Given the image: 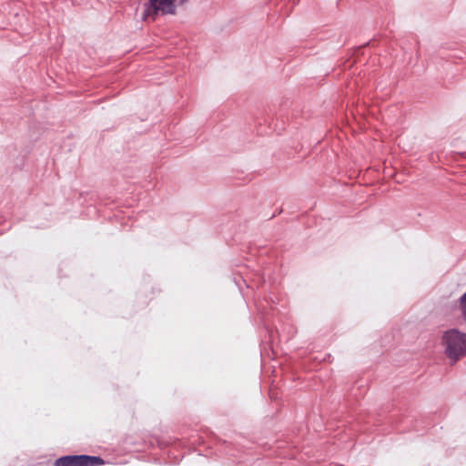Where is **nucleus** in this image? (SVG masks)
<instances>
[{
  "instance_id": "7ed1b4c3",
  "label": "nucleus",
  "mask_w": 466,
  "mask_h": 466,
  "mask_svg": "<svg viewBox=\"0 0 466 466\" xmlns=\"http://www.w3.org/2000/svg\"><path fill=\"white\" fill-rule=\"evenodd\" d=\"M459 307L461 312V315L466 321V292L459 299Z\"/></svg>"
},
{
  "instance_id": "f03ea898",
  "label": "nucleus",
  "mask_w": 466,
  "mask_h": 466,
  "mask_svg": "<svg viewBox=\"0 0 466 466\" xmlns=\"http://www.w3.org/2000/svg\"><path fill=\"white\" fill-rule=\"evenodd\" d=\"M105 464L102 458L89 455H68L57 459L54 466H100Z\"/></svg>"
},
{
  "instance_id": "20e7f679",
  "label": "nucleus",
  "mask_w": 466,
  "mask_h": 466,
  "mask_svg": "<svg viewBox=\"0 0 466 466\" xmlns=\"http://www.w3.org/2000/svg\"><path fill=\"white\" fill-rule=\"evenodd\" d=\"M187 0H181L180 1V4H183L184 2H186Z\"/></svg>"
},
{
  "instance_id": "f257e3e1",
  "label": "nucleus",
  "mask_w": 466,
  "mask_h": 466,
  "mask_svg": "<svg viewBox=\"0 0 466 466\" xmlns=\"http://www.w3.org/2000/svg\"><path fill=\"white\" fill-rule=\"evenodd\" d=\"M442 345L449 359L457 361L466 356V334L458 329H450L442 336Z\"/></svg>"
}]
</instances>
